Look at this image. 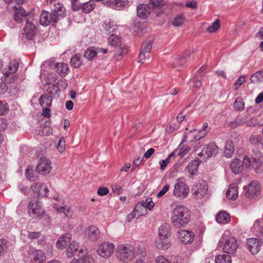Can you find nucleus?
<instances>
[{"mask_svg": "<svg viewBox=\"0 0 263 263\" xmlns=\"http://www.w3.org/2000/svg\"><path fill=\"white\" fill-rule=\"evenodd\" d=\"M171 218L175 226L183 227L189 222L191 212L185 206L178 205L173 209Z\"/></svg>", "mask_w": 263, "mask_h": 263, "instance_id": "obj_1", "label": "nucleus"}, {"mask_svg": "<svg viewBox=\"0 0 263 263\" xmlns=\"http://www.w3.org/2000/svg\"><path fill=\"white\" fill-rule=\"evenodd\" d=\"M218 245L223 252L229 254H234L238 247L237 240L231 234L229 231H224Z\"/></svg>", "mask_w": 263, "mask_h": 263, "instance_id": "obj_2", "label": "nucleus"}, {"mask_svg": "<svg viewBox=\"0 0 263 263\" xmlns=\"http://www.w3.org/2000/svg\"><path fill=\"white\" fill-rule=\"evenodd\" d=\"M171 227L168 224L162 225L159 229V238L155 241L156 247L160 250H167L170 246L171 243L168 237H170Z\"/></svg>", "mask_w": 263, "mask_h": 263, "instance_id": "obj_3", "label": "nucleus"}, {"mask_svg": "<svg viewBox=\"0 0 263 263\" xmlns=\"http://www.w3.org/2000/svg\"><path fill=\"white\" fill-rule=\"evenodd\" d=\"M218 152V147L214 143L199 146L195 150L200 162L206 161L208 158L217 155Z\"/></svg>", "mask_w": 263, "mask_h": 263, "instance_id": "obj_4", "label": "nucleus"}, {"mask_svg": "<svg viewBox=\"0 0 263 263\" xmlns=\"http://www.w3.org/2000/svg\"><path fill=\"white\" fill-rule=\"evenodd\" d=\"M135 255V247L128 243L122 244L118 247L117 257L121 260L127 262Z\"/></svg>", "mask_w": 263, "mask_h": 263, "instance_id": "obj_5", "label": "nucleus"}, {"mask_svg": "<svg viewBox=\"0 0 263 263\" xmlns=\"http://www.w3.org/2000/svg\"><path fill=\"white\" fill-rule=\"evenodd\" d=\"M243 190L246 197L252 199L259 195L260 185L258 182H250L248 185L243 187Z\"/></svg>", "mask_w": 263, "mask_h": 263, "instance_id": "obj_6", "label": "nucleus"}, {"mask_svg": "<svg viewBox=\"0 0 263 263\" xmlns=\"http://www.w3.org/2000/svg\"><path fill=\"white\" fill-rule=\"evenodd\" d=\"M147 210L143 204V201L138 202L135 206L134 210L127 215L126 221L130 222L135 218H138L141 216L146 215Z\"/></svg>", "mask_w": 263, "mask_h": 263, "instance_id": "obj_7", "label": "nucleus"}, {"mask_svg": "<svg viewBox=\"0 0 263 263\" xmlns=\"http://www.w3.org/2000/svg\"><path fill=\"white\" fill-rule=\"evenodd\" d=\"M115 250V245L111 242H103L98 246L97 253L101 257L107 258L111 255Z\"/></svg>", "mask_w": 263, "mask_h": 263, "instance_id": "obj_8", "label": "nucleus"}, {"mask_svg": "<svg viewBox=\"0 0 263 263\" xmlns=\"http://www.w3.org/2000/svg\"><path fill=\"white\" fill-rule=\"evenodd\" d=\"M108 44L117 47L116 55L123 57L127 52V50L121 46L120 39L118 35L111 34L108 39Z\"/></svg>", "mask_w": 263, "mask_h": 263, "instance_id": "obj_9", "label": "nucleus"}, {"mask_svg": "<svg viewBox=\"0 0 263 263\" xmlns=\"http://www.w3.org/2000/svg\"><path fill=\"white\" fill-rule=\"evenodd\" d=\"M208 185L206 182H197L192 190L194 197L197 199L203 198L208 193Z\"/></svg>", "mask_w": 263, "mask_h": 263, "instance_id": "obj_10", "label": "nucleus"}, {"mask_svg": "<svg viewBox=\"0 0 263 263\" xmlns=\"http://www.w3.org/2000/svg\"><path fill=\"white\" fill-rule=\"evenodd\" d=\"M51 162L49 159L42 157L40 159L38 162L36 170L38 173L41 175H47L50 173L51 170Z\"/></svg>", "mask_w": 263, "mask_h": 263, "instance_id": "obj_11", "label": "nucleus"}, {"mask_svg": "<svg viewBox=\"0 0 263 263\" xmlns=\"http://www.w3.org/2000/svg\"><path fill=\"white\" fill-rule=\"evenodd\" d=\"M190 189L184 182H177L174 186V195L177 198L184 199L189 193Z\"/></svg>", "mask_w": 263, "mask_h": 263, "instance_id": "obj_12", "label": "nucleus"}, {"mask_svg": "<svg viewBox=\"0 0 263 263\" xmlns=\"http://www.w3.org/2000/svg\"><path fill=\"white\" fill-rule=\"evenodd\" d=\"M252 158V167L256 173H260L263 171V156L258 151H253Z\"/></svg>", "mask_w": 263, "mask_h": 263, "instance_id": "obj_13", "label": "nucleus"}, {"mask_svg": "<svg viewBox=\"0 0 263 263\" xmlns=\"http://www.w3.org/2000/svg\"><path fill=\"white\" fill-rule=\"evenodd\" d=\"M58 20L51 13L46 10H43L40 15V22L44 26H47L50 24H55Z\"/></svg>", "mask_w": 263, "mask_h": 263, "instance_id": "obj_14", "label": "nucleus"}, {"mask_svg": "<svg viewBox=\"0 0 263 263\" xmlns=\"http://www.w3.org/2000/svg\"><path fill=\"white\" fill-rule=\"evenodd\" d=\"M153 41L149 40L144 42L141 47L140 52L139 55V63H143L146 58L149 57L152 47Z\"/></svg>", "mask_w": 263, "mask_h": 263, "instance_id": "obj_15", "label": "nucleus"}, {"mask_svg": "<svg viewBox=\"0 0 263 263\" xmlns=\"http://www.w3.org/2000/svg\"><path fill=\"white\" fill-rule=\"evenodd\" d=\"M178 237L184 243L189 244L193 242L195 235L192 231L180 230L178 231Z\"/></svg>", "mask_w": 263, "mask_h": 263, "instance_id": "obj_16", "label": "nucleus"}, {"mask_svg": "<svg viewBox=\"0 0 263 263\" xmlns=\"http://www.w3.org/2000/svg\"><path fill=\"white\" fill-rule=\"evenodd\" d=\"M26 20V25L24 28V35L29 40L33 39V17L30 13H28Z\"/></svg>", "mask_w": 263, "mask_h": 263, "instance_id": "obj_17", "label": "nucleus"}, {"mask_svg": "<svg viewBox=\"0 0 263 263\" xmlns=\"http://www.w3.org/2000/svg\"><path fill=\"white\" fill-rule=\"evenodd\" d=\"M18 67V63L17 62L10 63L8 70L5 71L4 73L5 77L7 78L6 81L10 83L14 81L15 76L14 74L17 71Z\"/></svg>", "mask_w": 263, "mask_h": 263, "instance_id": "obj_18", "label": "nucleus"}, {"mask_svg": "<svg viewBox=\"0 0 263 263\" xmlns=\"http://www.w3.org/2000/svg\"><path fill=\"white\" fill-rule=\"evenodd\" d=\"M247 248L253 254H256L260 250L261 242L255 238H250L247 240Z\"/></svg>", "mask_w": 263, "mask_h": 263, "instance_id": "obj_19", "label": "nucleus"}, {"mask_svg": "<svg viewBox=\"0 0 263 263\" xmlns=\"http://www.w3.org/2000/svg\"><path fill=\"white\" fill-rule=\"evenodd\" d=\"M107 50L106 49L102 48H95L93 47L87 48L84 52V57L89 61H91L99 53H106Z\"/></svg>", "mask_w": 263, "mask_h": 263, "instance_id": "obj_20", "label": "nucleus"}, {"mask_svg": "<svg viewBox=\"0 0 263 263\" xmlns=\"http://www.w3.org/2000/svg\"><path fill=\"white\" fill-rule=\"evenodd\" d=\"M36 208H34V216L35 215L36 218L42 219L44 224H48L50 222L49 216L45 214V211L41 208V205L38 203H36Z\"/></svg>", "mask_w": 263, "mask_h": 263, "instance_id": "obj_21", "label": "nucleus"}, {"mask_svg": "<svg viewBox=\"0 0 263 263\" xmlns=\"http://www.w3.org/2000/svg\"><path fill=\"white\" fill-rule=\"evenodd\" d=\"M100 236L99 229L95 226L88 227L86 232V237L91 241L97 240Z\"/></svg>", "mask_w": 263, "mask_h": 263, "instance_id": "obj_22", "label": "nucleus"}, {"mask_svg": "<svg viewBox=\"0 0 263 263\" xmlns=\"http://www.w3.org/2000/svg\"><path fill=\"white\" fill-rule=\"evenodd\" d=\"M71 239V235L70 233H67L63 235L57 241L56 246L57 248L60 250H63L67 246Z\"/></svg>", "mask_w": 263, "mask_h": 263, "instance_id": "obj_23", "label": "nucleus"}, {"mask_svg": "<svg viewBox=\"0 0 263 263\" xmlns=\"http://www.w3.org/2000/svg\"><path fill=\"white\" fill-rule=\"evenodd\" d=\"M151 12V9L150 8V6H148L147 5L142 4H139L137 6V15L142 19H145L147 17Z\"/></svg>", "mask_w": 263, "mask_h": 263, "instance_id": "obj_24", "label": "nucleus"}, {"mask_svg": "<svg viewBox=\"0 0 263 263\" xmlns=\"http://www.w3.org/2000/svg\"><path fill=\"white\" fill-rule=\"evenodd\" d=\"M65 9L62 4L57 3L54 5V8L51 13L54 15L59 21L65 16Z\"/></svg>", "mask_w": 263, "mask_h": 263, "instance_id": "obj_25", "label": "nucleus"}, {"mask_svg": "<svg viewBox=\"0 0 263 263\" xmlns=\"http://www.w3.org/2000/svg\"><path fill=\"white\" fill-rule=\"evenodd\" d=\"M238 184L234 182L231 184L226 193L227 197L229 199L235 200L238 197Z\"/></svg>", "mask_w": 263, "mask_h": 263, "instance_id": "obj_26", "label": "nucleus"}, {"mask_svg": "<svg viewBox=\"0 0 263 263\" xmlns=\"http://www.w3.org/2000/svg\"><path fill=\"white\" fill-rule=\"evenodd\" d=\"M190 54L187 51L184 53L182 57H178L175 58L173 62L174 67L179 68L184 66L186 62L187 59L189 58Z\"/></svg>", "mask_w": 263, "mask_h": 263, "instance_id": "obj_27", "label": "nucleus"}, {"mask_svg": "<svg viewBox=\"0 0 263 263\" xmlns=\"http://www.w3.org/2000/svg\"><path fill=\"white\" fill-rule=\"evenodd\" d=\"M231 219L230 215L224 211L219 212L216 215V221L221 224H225L229 222Z\"/></svg>", "mask_w": 263, "mask_h": 263, "instance_id": "obj_28", "label": "nucleus"}, {"mask_svg": "<svg viewBox=\"0 0 263 263\" xmlns=\"http://www.w3.org/2000/svg\"><path fill=\"white\" fill-rule=\"evenodd\" d=\"M230 168L234 174L240 173L243 169L242 161L238 159H234L231 164Z\"/></svg>", "mask_w": 263, "mask_h": 263, "instance_id": "obj_29", "label": "nucleus"}, {"mask_svg": "<svg viewBox=\"0 0 263 263\" xmlns=\"http://www.w3.org/2000/svg\"><path fill=\"white\" fill-rule=\"evenodd\" d=\"M128 2V0H109L105 1V5L117 9L118 8L125 6Z\"/></svg>", "mask_w": 263, "mask_h": 263, "instance_id": "obj_30", "label": "nucleus"}, {"mask_svg": "<svg viewBox=\"0 0 263 263\" xmlns=\"http://www.w3.org/2000/svg\"><path fill=\"white\" fill-rule=\"evenodd\" d=\"M57 72L61 76H65L68 74L69 68L68 65L64 63H58L55 65Z\"/></svg>", "mask_w": 263, "mask_h": 263, "instance_id": "obj_31", "label": "nucleus"}, {"mask_svg": "<svg viewBox=\"0 0 263 263\" xmlns=\"http://www.w3.org/2000/svg\"><path fill=\"white\" fill-rule=\"evenodd\" d=\"M52 101L51 97L46 94L42 95L39 99L40 105L43 107H50Z\"/></svg>", "mask_w": 263, "mask_h": 263, "instance_id": "obj_32", "label": "nucleus"}, {"mask_svg": "<svg viewBox=\"0 0 263 263\" xmlns=\"http://www.w3.org/2000/svg\"><path fill=\"white\" fill-rule=\"evenodd\" d=\"M210 128L208 126V124L206 122L203 123L201 129L198 133V134L194 137L195 140H198L201 138L205 136L206 134L210 132Z\"/></svg>", "mask_w": 263, "mask_h": 263, "instance_id": "obj_33", "label": "nucleus"}, {"mask_svg": "<svg viewBox=\"0 0 263 263\" xmlns=\"http://www.w3.org/2000/svg\"><path fill=\"white\" fill-rule=\"evenodd\" d=\"M148 6L153 10H160L165 5V2L163 0H151Z\"/></svg>", "mask_w": 263, "mask_h": 263, "instance_id": "obj_34", "label": "nucleus"}, {"mask_svg": "<svg viewBox=\"0 0 263 263\" xmlns=\"http://www.w3.org/2000/svg\"><path fill=\"white\" fill-rule=\"evenodd\" d=\"M45 260L44 253L38 250L34 251V263H45Z\"/></svg>", "mask_w": 263, "mask_h": 263, "instance_id": "obj_35", "label": "nucleus"}, {"mask_svg": "<svg viewBox=\"0 0 263 263\" xmlns=\"http://www.w3.org/2000/svg\"><path fill=\"white\" fill-rule=\"evenodd\" d=\"M79 248V245L74 241H72L69 246L66 250V255L68 257H72L74 253L77 251Z\"/></svg>", "mask_w": 263, "mask_h": 263, "instance_id": "obj_36", "label": "nucleus"}, {"mask_svg": "<svg viewBox=\"0 0 263 263\" xmlns=\"http://www.w3.org/2000/svg\"><path fill=\"white\" fill-rule=\"evenodd\" d=\"M95 4V2L91 0L82 4L80 8L84 13H88L93 10Z\"/></svg>", "mask_w": 263, "mask_h": 263, "instance_id": "obj_37", "label": "nucleus"}, {"mask_svg": "<svg viewBox=\"0 0 263 263\" xmlns=\"http://www.w3.org/2000/svg\"><path fill=\"white\" fill-rule=\"evenodd\" d=\"M26 16L25 11L21 7L17 8L14 13V18L17 23H20L22 21L23 17Z\"/></svg>", "mask_w": 263, "mask_h": 263, "instance_id": "obj_38", "label": "nucleus"}, {"mask_svg": "<svg viewBox=\"0 0 263 263\" xmlns=\"http://www.w3.org/2000/svg\"><path fill=\"white\" fill-rule=\"evenodd\" d=\"M234 148L231 141H227L225 145L224 156L227 158H231L233 155Z\"/></svg>", "mask_w": 263, "mask_h": 263, "instance_id": "obj_39", "label": "nucleus"}, {"mask_svg": "<svg viewBox=\"0 0 263 263\" xmlns=\"http://www.w3.org/2000/svg\"><path fill=\"white\" fill-rule=\"evenodd\" d=\"M250 81L253 83H258L263 81V70L258 71L253 74Z\"/></svg>", "mask_w": 263, "mask_h": 263, "instance_id": "obj_40", "label": "nucleus"}, {"mask_svg": "<svg viewBox=\"0 0 263 263\" xmlns=\"http://www.w3.org/2000/svg\"><path fill=\"white\" fill-rule=\"evenodd\" d=\"M215 263H231L230 256L227 254H220L215 257Z\"/></svg>", "mask_w": 263, "mask_h": 263, "instance_id": "obj_41", "label": "nucleus"}, {"mask_svg": "<svg viewBox=\"0 0 263 263\" xmlns=\"http://www.w3.org/2000/svg\"><path fill=\"white\" fill-rule=\"evenodd\" d=\"M52 129L48 126L40 127L36 129V133L42 136L52 134Z\"/></svg>", "mask_w": 263, "mask_h": 263, "instance_id": "obj_42", "label": "nucleus"}, {"mask_svg": "<svg viewBox=\"0 0 263 263\" xmlns=\"http://www.w3.org/2000/svg\"><path fill=\"white\" fill-rule=\"evenodd\" d=\"M199 164L200 162L197 160L191 161L187 167L189 172L192 175H194L197 171Z\"/></svg>", "mask_w": 263, "mask_h": 263, "instance_id": "obj_43", "label": "nucleus"}, {"mask_svg": "<svg viewBox=\"0 0 263 263\" xmlns=\"http://www.w3.org/2000/svg\"><path fill=\"white\" fill-rule=\"evenodd\" d=\"M248 117L246 115L240 116L237 118L234 122H231V126L235 127L241 124L247 123L249 124V122H248Z\"/></svg>", "mask_w": 263, "mask_h": 263, "instance_id": "obj_44", "label": "nucleus"}, {"mask_svg": "<svg viewBox=\"0 0 263 263\" xmlns=\"http://www.w3.org/2000/svg\"><path fill=\"white\" fill-rule=\"evenodd\" d=\"M185 20V18L184 14H178L173 19L172 24L175 27H179L183 24Z\"/></svg>", "mask_w": 263, "mask_h": 263, "instance_id": "obj_45", "label": "nucleus"}, {"mask_svg": "<svg viewBox=\"0 0 263 263\" xmlns=\"http://www.w3.org/2000/svg\"><path fill=\"white\" fill-rule=\"evenodd\" d=\"M70 64L74 68H79L82 64V61L80 56L78 54L71 57L70 59Z\"/></svg>", "mask_w": 263, "mask_h": 263, "instance_id": "obj_46", "label": "nucleus"}, {"mask_svg": "<svg viewBox=\"0 0 263 263\" xmlns=\"http://www.w3.org/2000/svg\"><path fill=\"white\" fill-rule=\"evenodd\" d=\"M70 263H95L92 257L90 256H85L83 258L79 260L73 259Z\"/></svg>", "mask_w": 263, "mask_h": 263, "instance_id": "obj_47", "label": "nucleus"}, {"mask_svg": "<svg viewBox=\"0 0 263 263\" xmlns=\"http://www.w3.org/2000/svg\"><path fill=\"white\" fill-rule=\"evenodd\" d=\"M219 21L217 19L212 23V25L209 26L206 29V31L210 33L215 32L219 28Z\"/></svg>", "mask_w": 263, "mask_h": 263, "instance_id": "obj_48", "label": "nucleus"}, {"mask_svg": "<svg viewBox=\"0 0 263 263\" xmlns=\"http://www.w3.org/2000/svg\"><path fill=\"white\" fill-rule=\"evenodd\" d=\"M250 142L254 144H263V138L261 136L252 135L250 137Z\"/></svg>", "mask_w": 263, "mask_h": 263, "instance_id": "obj_49", "label": "nucleus"}, {"mask_svg": "<svg viewBox=\"0 0 263 263\" xmlns=\"http://www.w3.org/2000/svg\"><path fill=\"white\" fill-rule=\"evenodd\" d=\"M201 78H198V76H196L189 82L190 86L194 87H199L201 85Z\"/></svg>", "mask_w": 263, "mask_h": 263, "instance_id": "obj_50", "label": "nucleus"}, {"mask_svg": "<svg viewBox=\"0 0 263 263\" xmlns=\"http://www.w3.org/2000/svg\"><path fill=\"white\" fill-rule=\"evenodd\" d=\"M9 107L7 103L4 101H0V116L5 115L8 112Z\"/></svg>", "mask_w": 263, "mask_h": 263, "instance_id": "obj_51", "label": "nucleus"}, {"mask_svg": "<svg viewBox=\"0 0 263 263\" xmlns=\"http://www.w3.org/2000/svg\"><path fill=\"white\" fill-rule=\"evenodd\" d=\"M234 107L237 110H243L245 107V103L241 100L237 99L234 102Z\"/></svg>", "mask_w": 263, "mask_h": 263, "instance_id": "obj_52", "label": "nucleus"}, {"mask_svg": "<svg viewBox=\"0 0 263 263\" xmlns=\"http://www.w3.org/2000/svg\"><path fill=\"white\" fill-rule=\"evenodd\" d=\"M58 151L62 153L65 150V141L63 137H61L59 141L57 146Z\"/></svg>", "mask_w": 263, "mask_h": 263, "instance_id": "obj_53", "label": "nucleus"}, {"mask_svg": "<svg viewBox=\"0 0 263 263\" xmlns=\"http://www.w3.org/2000/svg\"><path fill=\"white\" fill-rule=\"evenodd\" d=\"M143 204L146 208V210L148 209L151 210L154 206L155 203L151 198H147L145 201H143Z\"/></svg>", "mask_w": 263, "mask_h": 263, "instance_id": "obj_54", "label": "nucleus"}, {"mask_svg": "<svg viewBox=\"0 0 263 263\" xmlns=\"http://www.w3.org/2000/svg\"><path fill=\"white\" fill-rule=\"evenodd\" d=\"M53 208H56L59 212L64 213L65 216H68L67 213L70 211V208L67 206H61L59 208L57 207V205H54Z\"/></svg>", "mask_w": 263, "mask_h": 263, "instance_id": "obj_55", "label": "nucleus"}, {"mask_svg": "<svg viewBox=\"0 0 263 263\" xmlns=\"http://www.w3.org/2000/svg\"><path fill=\"white\" fill-rule=\"evenodd\" d=\"M7 241L6 239H0V255L3 254L7 249Z\"/></svg>", "mask_w": 263, "mask_h": 263, "instance_id": "obj_56", "label": "nucleus"}, {"mask_svg": "<svg viewBox=\"0 0 263 263\" xmlns=\"http://www.w3.org/2000/svg\"><path fill=\"white\" fill-rule=\"evenodd\" d=\"M39 187L40 190L39 191H37L38 196H46V193L48 191L47 187L43 185H39Z\"/></svg>", "mask_w": 263, "mask_h": 263, "instance_id": "obj_57", "label": "nucleus"}, {"mask_svg": "<svg viewBox=\"0 0 263 263\" xmlns=\"http://www.w3.org/2000/svg\"><path fill=\"white\" fill-rule=\"evenodd\" d=\"M170 185L166 184L165 186L163 187V188L157 194V197L158 198L161 197L164 195H165L167 192L170 189Z\"/></svg>", "mask_w": 263, "mask_h": 263, "instance_id": "obj_58", "label": "nucleus"}, {"mask_svg": "<svg viewBox=\"0 0 263 263\" xmlns=\"http://www.w3.org/2000/svg\"><path fill=\"white\" fill-rule=\"evenodd\" d=\"M109 193L108 189L107 187L103 186L99 187L97 191V194L99 196H104Z\"/></svg>", "mask_w": 263, "mask_h": 263, "instance_id": "obj_59", "label": "nucleus"}, {"mask_svg": "<svg viewBox=\"0 0 263 263\" xmlns=\"http://www.w3.org/2000/svg\"><path fill=\"white\" fill-rule=\"evenodd\" d=\"M71 8L73 11H78L80 9V3L78 0H70Z\"/></svg>", "mask_w": 263, "mask_h": 263, "instance_id": "obj_60", "label": "nucleus"}, {"mask_svg": "<svg viewBox=\"0 0 263 263\" xmlns=\"http://www.w3.org/2000/svg\"><path fill=\"white\" fill-rule=\"evenodd\" d=\"M112 190L114 193L117 194H120L122 193V187L120 185L117 183L112 185Z\"/></svg>", "mask_w": 263, "mask_h": 263, "instance_id": "obj_61", "label": "nucleus"}, {"mask_svg": "<svg viewBox=\"0 0 263 263\" xmlns=\"http://www.w3.org/2000/svg\"><path fill=\"white\" fill-rule=\"evenodd\" d=\"M156 263H171L169 260L163 256H158L156 259Z\"/></svg>", "mask_w": 263, "mask_h": 263, "instance_id": "obj_62", "label": "nucleus"}, {"mask_svg": "<svg viewBox=\"0 0 263 263\" xmlns=\"http://www.w3.org/2000/svg\"><path fill=\"white\" fill-rule=\"evenodd\" d=\"M185 6L195 9L197 7V2L196 0H191V2H187Z\"/></svg>", "mask_w": 263, "mask_h": 263, "instance_id": "obj_63", "label": "nucleus"}, {"mask_svg": "<svg viewBox=\"0 0 263 263\" xmlns=\"http://www.w3.org/2000/svg\"><path fill=\"white\" fill-rule=\"evenodd\" d=\"M49 107H44L42 109V115L44 117L49 118L50 117V109L48 108Z\"/></svg>", "mask_w": 263, "mask_h": 263, "instance_id": "obj_64", "label": "nucleus"}]
</instances>
